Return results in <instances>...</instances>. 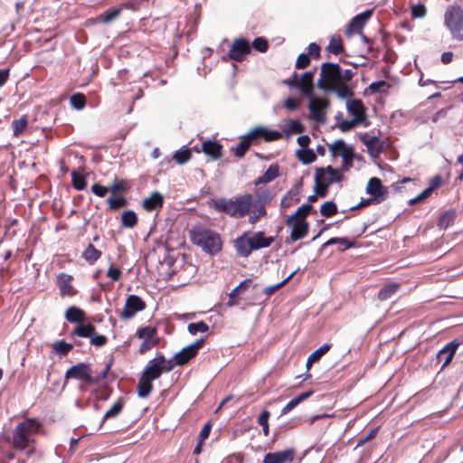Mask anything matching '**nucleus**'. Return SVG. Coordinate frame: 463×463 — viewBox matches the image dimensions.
<instances>
[{
  "label": "nucleus",
  "instance_id": "20e7f679",
  "mask_svg": "<svg viewBox=\"0 0 463 463\" xmlns=\"http://www.w3.org/2000/svg\"><path fill=\"white\" fill-rule=\"evenodd\" d=\"M190 238L194 244L211 255H214L222 250L220 235L212 230L194 227L190 231Z\"/></svg>",
  "mask_w": 463,
  "mask_h": 463
},
{
  "label": "nucleus",
  "instance_id": "f704fd0d",
  "mask_svg": "<svg viewBox=\"0 0 463 463\" xmlns=\"http://www.w3.org/2000/svg\"><path fill=\"white\" fill-rule=\"evenodd\" d=\"M249 214V222L251 224H254L258 222V220L266 214V210L263 204L253 203V206L250 209Z\"/></svg>",
  "mask_w": 463,
  "mask_h": 463
},
{
  "label": "nucleus",
  "instance_id": "ddd939ff",
  "mask_svg": "<svg viewBox=\"0 0 463 463\" xmlns=\"http://www.w3.org/2000/svg\"><path fill=\"white\" fill-rule=\"evenodd\" d=\"M203 342L204 338H201L197 340L195 343L184 347L175 355V364L178 365H183L188 363L192 358H194L197 354Z\"/></svg>",
  "mask_w": 463,
  "mask_h": 463
},
{
  "label": "nucleus",
  "instance_id": "9d476101",
  "mask_svg": "<svg viewBox=\"0 0 463 463\" xmlns=\"http://www.w3.org/2000/svg\"><path fill=\"white\" fill-rule=\"evenodd\" d=\"M65 379H75L90 383V382L93 381L92 368L90 364L79 363L66 371Z\"/></svg>",
  "mask_w": 463,
  "mask_h": 463
},
{
  "label": "nucleus",
  "instance_id": "aec40b11",
  "mask_svg": "<svg viewBox=\"0 0 463 463\" xmlns=\"http://www.w3.org/2000/svg\"><path fill=\"white\" fill-rule=\"evenodd\" d=\"M92 192L99 197H103L109 191L110 194L108 199L109 206L112 210H116V180H114L108 188L99 184H94L91 187Z\"/></svg>",
  "mask_w": 463,
  "mask_h": 463
},
{
  "label": "nucleus",
  "instance_id": "c756f323",
  "mask_svg": "<svg viewBox=\"0 0 463 463\" xmlns=\"http://www.w3.org/2000/svg\"><path fill=\"white\" fill-rule=\"evenodd\" d=\"M235 248L237 252L243 257L249 256L253 250L250 237H240L235 241Z\"/></svg>",
  "mask_w": 463,
  "mask_h": 463
},
{
  "label": "nucleus",
  "instance_id": "9b49d317",
  "mask_svg": "<svg viewBox=\"0 0 463 463\" xmlns=\"http://www.w3.org/2000/svg\"><path fill=\"white\" fill-rule=\"evenodd\" d=\"M341 172L334 169L331 166L326 168L317 169L315 175V183L321 184L323 186H329L334 183H337L341 180Z\"/></svg>",
  "mask_w": 463,
  "mask_h": 463
},
{
  "label": "nucleus",
  "instance_id": "6e6d98bb",
  "mask_svg": "<svg viewBox=\"0 0 463 463\" xmlns=\"http://www.w3.org/2000/svg\"><path fill=\"white\" fill-rule=\"evenodd\" d=\"M312 205L310 203H304L290 216L306 220V217L310 213Z\"/></svg>",
  "mask_w": 463,
  "mask_h": 463
},
{
  "label": "nucleus",
  "instance_id": "393cba45",
  "mask_svg": "<svg viewBox=\"0 0 463 463\" xmlns=\"http://www.w3.org/2000/svg\"><path fill=\"white\" fill-rule=\"evenodd\" d=\"M95 326L90 324H82L80 323L76 326L74 330L71 333V336L74 339L73 345L76 346H80L81 342L75 339V336L83 337V338H90V336L95 333Z\"/></svg>",
  "mask_w": 463,
  "mask_h": 463
},
{
  "label": "nucleus",
  "instance_id": "0eeeda50",
  "mask_svg": "<svg viewBox=\"0 0 463 463\" xmlns=\"http://www.w3.org/2000/svg\"><path fill=\"white\" fill-rule=\"evenodd\" d=\"M329 150L334 156H341L343 159V167L346 170L353 163L354 149L348 146L343 139L334 141L329 146Z\"/></svg>",
  "mask_w": 463,
  "mask_h": 463
},
{
  "label": "nucleus",
  "instance_id": "4c0bfd02",
  "mask_svg": "<svg viewBox=\"0 0 463 463\" xmlns=\"http://www.w3.org/2000/svg\"><path fill=\"white\" fill-rule=\"evenodd\" d=\"M28 125V118L26 115L22 116L20 118L12 122L13 134L14 137H20Z\"/></svg>",
  "mask_w": 463,
  "mask_h": 463
},
{
  "label": "nucleus",
  "instance_id": "09e8293b",
  "mask_svg": "<svg viewBox=\"0 0 463 463\" xmlns=\"http://www.w3.org/2000/svg\"><path fill=\"white\" fill-rule=\"evenodd\" d=\"M455 214L453 212H446L443 213L438 222V226L440 229H447L449 226H450L454 222Z\"/></svg>",
  "mask_w": 463,
  "mask_h": 463
},
{
  "label": "nucleus",
  "instance_id": "c03bdc74",
  "mask_svg": "<svg viewBox=\"0 0 463 463\" xmlns=\"http://www.w3.org/2000/svg\"><path fill=\"white\" fill-rule=\"evenodd\" d=\"M71 179H72V185L76 190L81 191V190L85 189L87 182H86V177L83 175L79 174L77 171H72L71 172Z\"/></svg>",
  "mask_w": 463,
  "mask_h": 463
},
{
  "label": "nucleus",
  "instance_id": "7ed1b4c3",
  "mask_svg": "<svg viewBox=\"0 0 463 463\" xmlns=\"http://www.w3.org/2000/svg\"><path fill=\"white\" fill-rule=\"evenodd\" d=\"M254 202L253 195L247 194L234 199L213 198L207 203L218 213H225L232 218H242L248 215Z\"/></svg>",
  "mask_w": 463,
  "mask_h": 463
},
{
  "label": "nucleus",
  "instance_id": "052dcab7",
  "mask_svg": "<svg viewBox=\"0 0 463 463\" xmlns=\"http://www.w3.org/2000/svg\"><path fill=\"white\" fill-rule=\"evenodd\" d=\"M106 336L102 335H96L95 333L90 338V344L96 347L103 346L106 344Z\"/></svg>",
  "mask_w": 463,
  "mask_h": 463
},
{
  "label": "nucleus",
  "instance_id": "864d4df0",
  "mask_svg": "<svg viewBox=\"0 0 463 463\" xmlns=\"http://www.w3.org/2000/svg\"><path fill=\"white\" fill-rule=\"evenodd\" d=\"M191 157V151L189 149H181L179 151H176L174 155V159L178 164H184L186 163Z\"/></svg>",
  "mask_w": 463,
  "mask_h": 463
},
{
  "label": "nucleus",
  "instance_id": "72a5a7b5",
  "mask_svg": "<svg viewBox=\"0 0 463 463\" xmlns=\"http://www.w3.org/2000/svg\"><path fill=\"white\" fill-rule=\"evenodd\" d=\"M112 364V359L109 363H108L104 368L100 372L93 371L92 370V380L90 382L91 384H102L106 382L108 378L109 371L110 370Z\"/></svg>",
  "mask_w": 463,
  "mask_h": 463
},
{
  "label": "nucleus",
  "instance_id": "c85d7f7f",
  "mask_svg": "<svg viewBox=\"0 0 463 463\" xmlns=\"http://www.w3.org/2000/svg\"><path fill=\"white\" fill-rule=\"evenodd\" d=\"M71 280L72 277L71 275L65 273L58 275V285L61 295L71 296L74 294Z\"/></svg>",
  "mask_w": 463,
  "mask_h": 463
},
{
  "label": "nucleus",
  "instance_id": "338daca9",
  "mask_svg": "<svg viewBox=\"0 0 463 463\" xmlns=\"http://www.w3.org/2000/svg\"><path fill=\"white\" fill-rule=\"evenodd\" d=\"M211 430H212V424L210 422H207L203 427V429L201 430L200 434H199V440H201V442H203L209 437Z\"/></svg>",
  "mask_w": 463,
  "mask_h": 463
},
{
  "label": "nucleus",
  "instance_id": "dca6fc26",
  "mask_svg": "<svg viewBox=\"0 0 463 463\" xmlns=\"http://www.w3.org/2000/svg\"><path fill=\"white\" fill-rule=\"evenodd\" d=\"M250 46L247 40L240 38L236 39L229 52L231 59L238 61H241L244 57L250 53Z\"/></svg>",
  "mask_w": 463,
  "mask_h": 463
},
{
  "label": "nucleus",
  "instance_id": "13d9d810",
  "mask_svg": "<svg viewBox=\"0 0 463 463\" xmlns=\"http://www.w3.org/2000/svg\"><path fill=\"white\" fill-rule=\"evenodd\" d=\"M330 349L329 344H324L310 354V360L317 362Z\"/></svg>",
  "mask_w": 463,
  "mask_h": 463
},
{
  "label": "nucleus",
  "instance_id": "4d7b16f0",
  "mask_svg": "<svg viewBox=\"0 0 463 463\" xmlns=\"http://www.w3.org/2000/svg\"><path fill=\"white\" fill-rule=\"evenodd\" d=\"M361 124L358 121H355L354 118H352L350 120L345 119L339 122L338 128L343 132H347L351 130L352 128H355L357 125Z\"/></svg>",
  "mask_w": 463,
  "mask_h": 463
},
{
  "label": "nucleus",
  "instance_id": "f8f14e48",
  "mask_svg": "<svg viewBox=\"0 0 463 463\" xmlns=\"http://www.w3.org/2000/svg\"><path fill=\"white\" fill-rule=\"evenodd\" d=\"M287 225L291 228L290 238L296 241L304 238L308 231V223L302 218H295L288 216L286 222Z\"/></svg>",
  "mask_w": 463,
  "mask_h": 463
},
{
  "label": "nucleus",
  "instance_id": "423d86ee",
  "mask_svg": "<svg viewBox=\"0 0 463 463\" xmlns=\"http://www.w3.org/2000/svg\"><path fill=\"white\" fill-rule=\"evenodd\" d=\"M308 99V110L310 118L316 122L323 123L326 121L329 101L326 97L317 96L314 93L307 97Z\"/></svg>",
  "mask_w": 463,
  "mask_h": 463
},
{
  "label": "nucleus",
  "instance_id": "473e14b6",
  "mask_svg": "<svg viewBox=\"0 0 463 463\" xmlns=\"http://www.w3.org/2000/svg\"><path fill=\"white\" fill-rule=\"evenodd\" d=\"M279 175V167L276 165H271L266 170V172L258 178L256 181V184H267L271 181H273L275 178H277Z\"/></svg>",
  "mask_w": 463,
  "mask_h": 463
},
{
  "label": "nucleus",
  "instance_id": "e433bc0d",
  "mask_svg": "<svg viewBox=\"0 0 463 463\" xmlns=\"http://www.w3.org/2000/svg\"><path fill=\"white\" fill-rule=\"evenodd\" d=\"M399 288L400 285L398 283L392 282L386 284L380 289L378 298L380 300L389 299Z\"/></svg>",
  "mask_w": 463,
  "mask_h": 463
},
{
  "label": "nucleus",
  "instance_id": "39448f33",
  "mask_svg": "<svg viewBox=\"0 0 463 463\" xmlns=\"http://www.w3.org/2000/svg\"><path fill=\"white\" fill-rule=\"evenodd\" d=\"M444 24L454 39L463 40V9L457 5L447 7Z\"/></svg>",
  "mask_w": 463,
  "mask_h": 463
},
{
  "label": "nucleus",
  "instance_id": "4be33fe9",
  "mask_svg": "<svg viewBox=\"0 0 463 463\" xmlns=\"http://www.w3.org/2000/svg\"><path fill=\"white\" fill-rule=\"evenodd\" d=\"M361 140L367 147V150L372 157H377L383 150V141L375 137L364 134L361 137Z\"/></svg>",
  "mask_w": 463,
  "mask_h": 463
},
{
  "label": "nucleus",
  "instance_id": "69168bd1",
  "mask_svg": "<svg viewBox=\"0 0 463 463\" xmlns=\"http://www.w3.org/2000/svg\"><path fill=\"white\" fill-rule=\"evenodd\" d=\"M116 18V8H111L108 13L99 15V19L103 23H109Z\"/></svg>",
  "mask_w": 463,
  "mask_h": 463
},
{
  "label": "nucleus",
  "instance_id": "cd10ccee",
  "mask_svg": "<svg viewBox=\"0 0 463 463\" xmlns=\"http://www.w3.org/2000/svg\"><path fill=\"white\" fill-rule=\"evenodd\" d=\"M222 145L217 141H204L202 145L203 153L216 160L222 156Z\"/></svg>",
  "mask_w": 463,
  "mask_h": 463
},
{
  "label": "nucleus",
  "instance_id": "4468645a",
  "mask_svg": "<svg viewBox=\"0 0 463 463\" xmlns=\"http://www.w3.org/2000/svg\"><path fill=\"white\" fill-rule=\"evenodd\" d=\"M145 308L144 301L137 296H129L125 303L124 308L121 312V317L125 319L132 318L137 312Z\"/></svg>",
  "mask_w": 463,
  "mask_h": 463
},
{
  "label": "nucleus",
  "instance_id": "1a4fd4ad",
  "mask_svg": "<svg viewBox=\"0 0 463 463\" xmlns=\"http://www.w3.org/2000/svg\"><path fill=\"white\" fill-rule=\"evenodd\" d=\"M137 336L143 340L139 347L141 354L146 353L158 344L157 331L155 327H141L137 331Z\"/></svg>",
  "mask_w": 463,
  "mask_h": 463
},
{
  "label": "nucleus",
  "instance_id": "79ce46f5",
  "mask_svg": "<svg viewBox=\"0 0 463 463\" xmlns=\"http://www.w3.org/2000/svg\"><path fill=\"white\" fill-rule=\"evenodd\" d=\"M303 124L298 120H288L287 123V128L284 130L287 136L300 134L304 131Z\"/></svg>",
  "mask_w": 463,
  "mask_h": 463
},
{
  "label": "nucleus",
  "instance_id": "a878e982",
  "mask_svg": "<svg viewBox=\"0 0 463 463\" xmlns=\"http://www.w3.org/2000/svg\"><path fill=\"white\" fill-rule=\"evenodd\" d=\"M163 203V195L159 192L155 191L143 200L142 206L146 212H151L162 208Z\"/></svg>",
  "mask_w": 463,
  "mask_h": 463
},
{
  "label": "nucleus",
  "instance_id": "49530a36",
  "mask_svg": "<svg viewBox=\"0 0 463 463\" xmlns=\"http://www.w3.org/2000/svg\"><path fill=\"white\" fill-rule=\"evenodd\" d=\"M320 213L325 217H331L337 213L336 204L333 201H327L321 205Z\"/></svg>",
  "mask_w": 463,
  "mask_h": 463
},
{
  "label": "nucleus",
  "instance_id": "f03ea898",
  "mask_svg": "<svg viewBox=\"0 0 463 463\" xmlns=\"http://www.w3.org/2000/svg\"><path fill=\"white\" fill-rule=\"evenodd\" d=\"M42 423L34 418H27L13 430L12 446L15 450L24 451L27 457L35 452L33 436L40 430Z\"/></svg>",
  "mask_w": 463,
  "mask_h": 463
},
{
  "label": "nucleus",
  "instance_id": "412c9836",
  "mask_svg": "<svg viewBox=\"0 0 463 463\" xmlns=\"http://www.w3.org/2000/svg\"><path fill=\"white\" fill-rule=\"evenodd\" d=\"M458 346L459 343L454 340L447 344L441 350L439 351L437 358L439 362H442L441 368H444L450 364Z\"/></svg>",
  "mask_w": 463,
  "mask_h": 463
},
{
  "label": "nucleus",
  "instance_id": "7c9ffc66",
  "mask_svg": "<svg viewBox=\"0 0 463 463\" xmlns=\"http://www.w3.org/2000/svg\"><path fill=\"white\" fill-rule=\"evenodd\" d=\"M312 395V392H303L292 400H290L281 410V415L288 414L290 411H292L296 406H298L303 401L308 399Z\"/></svg>",
  "mask_w": 463,
  "mask_h": 463
},
{
  "label": "nucleus",
  "instance_id": "8fccbe9b",
  "mask_svg": "<svg viewBox=\"0 0 463 463\" xmlns=\"http://www.w3.org/2000/svg\"><path fill=\"white\" fill-rule=\"evenodd\" d=\"M298 159L304 164H310L316 160V155L311 149H300L298 151Z\"/></svg>",
  "mask_w": 463,
  "mask_h": 463
},
{
  "label": "nucleus",
  "instance_id": "5701e85b",
  "mask_svg": "<svg viewBox=\"0 0 463 463\" xmlns=\"http://www.w3.org/2000/svg\"><path fill=\"white\" fill-rule=\"evenodd\" d=\"M314 76L315 71H308L298 77V89L305 97L314 93Z\"/></svg>",
  "mask_w": 463,
  "mask_h": 463
},
{
  "label": "nucleus",
  "instance_id": "bb28decb",
  "mask_svg": "<svg viewBox=\"0 0 463 463\" xmlns=\"http://www.w3.org/2000/svg\"><path fill=\"white\" fill-rule=\"evenodd\" d=\"M253 250L269 247L274 241L273 237H266L262 232H254L250 236Z\"/></svg>",
  "mask_w": 463,
  "mask_h": 463
},
{
  "label": "nucleus",
  "instance_id": "2f4dec72",
  "mask_svg": "<svg viewBox=\"0 0 463 463\" xmlns=\"http://www.w3.org/2000/svg\"><path fill=\"white\" fill-rule=\"evenodd\" d=\"M84 312L77 307H71L66 310L65 318L70 323H80L84 319Z\"/></svg>",
  "mask_w": 463,
  "mask_h": 463
},
{
  "label": "nucleus",
  "instance_id": "774afa93",
  "mask_svg": "<svg viewBox=\"0 0 463 463\" xmlns=\"http://www.w3.org/2000/svg\"><path fill=\"white\" fill-rule=\"evenodd\" d=\"M284 106L287 109L292 111V110H295L298 108L299 106V101L294 98H288L285 101H284Z\"/></svg>",
  "mask_w": 463,
  "mask_h": 463
},
{
  "label": "nucleus",
  "instance_id": "0e129e2a",
  "mask_svg": "<svg viewBox=\"0 0 463 463\" xmlns=\"http://www.w3.org/2000/svg\"><path fill=\"white\" fill-rule=\"evenodd\" d=\"M353 77L354 71L351 69H347L343 71L340 68V82L349 85V81L353 79Z\"/></svg>",
  "mask_w": 463,
  "mask_h": 463
},
{
  "label": "nucleus",
  "instance_id": "5fc2aeb1",
  "mask_svg": "<svg viewBox=\"0 0 463 463\" xmlns=\"http://www.w3.org/2000/svg\"><path fill=\"white\" fill-rule=\"evenodd\" d=\"M433 190H434V186H430V187L426 188L419 195L411 199L409 201V203L411 205H413L415 203L424 201L426 198H428L430 195V194L432 193Z\"/></svg>",
  "mask_w": 463,
  "mask_h": 463
},
{
  "label": "nucleus",
  "instance_id": "603ef678",
  "mask_svg": "<svg viewBox=\"0 0 463 463\" xmlns=\"http://www.w3.org/2000/svg\"><path fill=\"white\" fill-rule=\"evenodd\" d=\"M72 347L73 345L71 344L66 343L63 340L58 341L53 345L54 352L60 355L67 354Z\"/></svg>",
  "mask_w": 463,
  "mask_h": 463
},
{
  "label": "nucleus",
  "instance_id": "680f3d73",
  "mask_svg": "<svg viewBox=\"0 0 463 463\" xmlns=\"http://www.w3.org/2000/svg\"><path fill=\"white\" fill-rule=\"evenodd\" d=\"M310 63V57L309 54L307 53H301L298 55L297 61H296V68L297 69H304Z\"/></svg>",
  "mask_w": 463,
  "mask_h": 463
},
{
  "label": "nucleus",
  "instance_id": "c9c22d12",
  "mask_svg": "<svg viewBox=\"0 0 463 463\" xmlns=\"http://www.w3.org/2000/svg\"><path fill=\"white\" fill-rule=\"evenodd\" d=\"M101 256V251L97 250L92 244H89L82 252V257L89 264H93Z\"/></svg>",
  "mask_w": 463,
  "mask_h": 463
},
{
  "label": "nucleus",
  "instance_id": "6ab92c4d",
  "mask_svg": "<svg viewBox=\"0 0 463 463\" xmlns=\"http://www.w3.org/2000/svg\"><path fill=\"white\" fill-rule=\"evenodd\" d=\"M366 193L378 202L383 201L387 195V188H385L379 178L373 177L368 181Z\"/></svg>",
  "mask_w": 463,
  "mask_h": 463
},
{
  "label": "nucleus",
  "instance_id": "bf43d9fd",
  "mask_svg": "<svg viewBox=\"0 0 463 463\" xmlns=\"http://www.w3.org/2000/svg\"><path fill=\"white\" fill-rule=\"evenodd\" d=\"M252 47L260 52H265L268 50V43L264 38L258 37L253 41Z\"/></svg>",
  "mask_w": 463,
  "mask_h": 463
},
{
  "label": "nucleus",
  "instance_id": "f257e3e1",
  "mask_svg": "<svg viewBox=\"0 0 463 463\" xmlns=\"http://www.w3.org/2000/svg\"><path fill=\"white\" fill-rule=\"evenodd\" d=\"M317 86L324 91L335 93L340 99H346L354 94L349 85L340 82V65L337 63L325 62L321 65Z\"/></svg>",
  "mask_w": 463,
  "mask_h": 463
},
{
  "label": "nucleus",
  "instance_id": "b1692460",
  "mask_svg": "<svg viewBox=\"0 0 463 463\" xmlns=\"http://www.w3.org/2000/svg\"><path fill=\"white\" fill-rule=\"evenodd\" d=\"M346 109L355 121L364 124L366 121V115L363 102L360 99H350L346 103Z\"/></svg>",
  "mask_w": 463,
  "mask_h": 463
},
{
  "label": "nucleus",
  "instance_id": "a18cd8bd",
  "mask_svg": "<svg viewBox=\"0 0 463 463\" xmlns=\"http://www.w3.org/2000/svg\"><path fill=\"white\" fill-rule=\"evenodd\" d=\"M298 269L292 271L285 279H283L281 282L278 283V284H275V285H272V286H269V287H266L264 288V293L267 295V296H271L272 294H274L278 289H279L280 288H282L284 285H286L293 277L294 275L297 273Z\"/></svg>",
  "mask_w": 463,
  "mask_h": 463
},
{
  "label": "nucleus",
  "instance_id": "6e6552de",
  "mask_svg": "<svg viewBox=\"0 0 463 463\" xmlns=\"http://www.w3.org/2000/svg\"><path fill=\"white\" fill-rule=\"evenodd\" d=\"M171 367H165V359L163 355H158L150 360L145 367L142 377L153 382L158 379L164 371L168 372Z\"/></svg>",
  "mask_w": 463,
  "mask_h": 463
},
{
  "label": "nucleus",
  "instance_id": "3c124183",
  "mask_svg": "<svg viewBox=\"0 0 463 463\" xmlns=\"http://www.w3.org/2000/svg\"><path fill=\"white\" fill-rule=\"evenodd\" d=\"M70 103L76 109H82L86 104V98L81 93H75L70 99Z\"/></svg>",
  "mask_w": 463,
  "mask_h": 463
},
{
  "label": "nucleus",
  "instance_id": "e2e57ef3",
  "mask_svg": "<svg viewBox=\"0 0 463 463\" xmlns=\"http://www.w3.org/2000/svg\"><path fill=\"white\" fill-rule=\"evenodd\" d=\"M411 14L415 18H422L426 14V7L423 5H416L411 8Z\"/></svg>",
  "mask_w": 463,
  "mask_h": 463
},
{
  "label": "nucleus",
  "instance_id": "de8ad7c7",
  "mask_svg": "<svg viewBox=\"0 0 463 463\" xmlns=\"http://www.w3.org/2000/svg\"><path fill=\"white\" fill-rule=\"evenodd\" d=\"M188 332L194 335L197 333H206L209 330V326L203 321H200L197 323H191L187 326Z\"/></svg>",
  "mask_w": 463,
  "mask_h": 463
},
{
  "label": "nucleus",
  "instance_id": "a211bd4d",
  "mask_svg": "<svg viewBox=\"0 0 463 463\" xmlns=\"http://www.w3.org/2000/svg\"><path fill=\"white\" fill-rule=\"evenodd\" d=\"M248 137L254 140L263 138L265 141L270 142L281 138L282 134L279 131L270 130L266 127L259 126L250 130L248 133Z\"/></svg>",
  "mask_w": 463,
  "mask_h": 463
},
{
  "label": "nucleus",
  "instance_id": "37998d69",
  "mask_svg": "<svg viewBox=\"0 0 463 463\" xmlns=\"http://www.w3.org/2000/svg\"><path fill=\"white\" fill-rule=\"evenodd\" d=\"M328 52L334 54H339L343 51V44L340 36L333 35L330 38L329 44L327 46Z\"/></svg>",
  "mask_w": 463,
  "mask_h": 463
},
{
  "label": "nucleus",
  "instance_id": "58836bf2",
  "mask_svg": "<svg viewBox=\"0 0 463 463\" xmlns=\"http://www.w3.org/2000/svg\"><path fill=\"white\" fill-rule=\"evenodd\" d=\"M254 139H251L250 137H248V134L239 142V144L234 147L232 150L234 152V155L238 157H242L247 150L250 148L251 141Z\"/></svg>",
  "mask_w": 463,
  "mask_h": 463
},
{
  "label": "nucleus",
  "instance_id": "2eb2a0df",
  "mask_svg": "<svg viewBox=\"0 0 463 463\" xmlns=\"http://www.w3.org/2000/svg\"><path fill=\"white\" fill-rule=\"evenodd\" d=\"M372 15V11L367 10L362 14L355 15L348 24L345 30L347 37H351L354 33H361L362 29Z\"/></svg>",
  "mask_w": 463,
  "mask_h": 463
},
{
  "label": "nucleus",
  "instance_id": "f3484780",
  "mask_svg": "<svg viewBox=\"0 0 463 463\" xmlns=\"http://www.w3.org/2000/svg\"><path fill=\"white\" fill-rule=\"evenodd\" d=\"M295 457L294 449H287L277 452H269L263 458V463L292 462Z\"/></svg>",
  "mask_w": 463,
  "mask_h": 463
},
{
  "label": "nucleus",
  "instance_id": "ea45409f",
  "mask_svg": "<svg viewBox=\"0 0 463 463\" xmlns=\"http://www.w3.org/2000/svg\"><path fill=\"white\" fill-rule=\"evenodd\" d=\"M152 389H153L152 382H150L141 376V378L138 382L137 387L138 396L140 398L147 397L149 395V393L151 392Z\"/></svg>",
  "mask_w": 463,
  "mask_h": 463
},
{
  "label": "nucleus",
  "instance_id": "a19ab883",
  "mask_svg": "<svg viewBox=\"0 0 463 463\" xmlns=\"http://www.w3.org/2000/svg\"><path fill=\"white\" fill-rule=\"evenodd\" d=\"M137 222V216L132 210L125 211L121 215V223L126 228H133Z\"/></svg>",
  "mask_w": 463,
  "mask_h": 463
}]
</instances>
